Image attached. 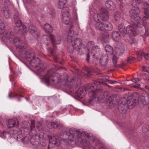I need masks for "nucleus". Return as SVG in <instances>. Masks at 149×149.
<instances>
[{
    "label": "nucleus",
    "instance_id": "obj_1",
    "mask_svg": "<svg viewBox=\"0 0 149 149\" xmlns=\"http://www.w3.org/2000/svg\"><path fill=\"white\" fill-rule=\"evenodd\" d=\"M75 74L77 75L79 78L76 77H68L67 75L63 76L64 83L61 82L63 84H65L70 86V89L72 93L75 92L78 94L79 96H84L86 94L87 92L85 86H82L78 89H76L78 86L80 85L81 83L80 78L82 76L85 77H91L93 75L91 69L85 66L84 68V70L87 73H84L81 70L74 68Z\"/></svg>",
    "mask_w": 149,
    "mask_h": 149
},
{
    "label": "nucleus",
    "instance_id": "obj_2",
    "mask_svg": "<svg viewBox=\"0 0 149 149\" xmlns=\"http://www.w3.org/2000/svg\"><path fill=\"white\" fill-rule=\"evenodd\" d=\"M55 70L51 69L48 70L46 74L43 77V80L47 85L51 84L55 85L62 81L59 74L55 72Z\"/></svg>",
    "mask_w": 149,
    "mask_h": 149
},
{
    "label": "nucleus",
    "instance_id": "obj_3",
    "mask_svg": "<svg viewBox=\"0 0 149 149\" xmlns=\"http://www.w3.org/2000/svg\"><path fill=\"white\" fill-rule=\"evenodd\" d=\"M3 38H6L11 43H13L17 48L20 49H26V47L25 43L20 38H16L12 32H6L4 33Z\"/></svg>",
    "mask_w": 149,
    "mask_h": 149
},
{
    "label": "nucleus",
    "instance_id": "obj_4",
    "mask_svg": "<svg viewBox=\"0 0 149 149\" xmlns=\"http://www.w3.org/2000/svg\"><path fill=\"white\" fill-rule=\"evenodd\" d=\"M101 84V82L97 80L94 81L92 83L88 84L86 86H84L86 88V91L89 92L88 95L90 97V99L89 100L88 102L89 104L92 103L93 101L94 100L95 95H96V94L99 95L101 94L100 90L98 89L94 91V89L96 88L98 85Z\"/></svg>",
    "mask_w": 149,
    "mask_h": 149
},
{
    "label": "nucleus",
    "instance_id": "obj_5",
    "mask_svg": "<svg viewBox=\"0 0 149 149\" xmlns=\"http://www.w3.org/2000/svg\"><path fill=\"white\" fill-rule=\"evenodd\" d=\"M68 134V138L71 141L75 140L76 141L80 142L81 145L85 147L88 146L90 145V142L87 139L81 138V133L79 131L71 129Z\"/></svg>",
    "mask_w": 149,
    "mask_h": 149
},
{
    "label": "nucleus",
    "instance_id": "obj_6",
    "mask_svg": "<svg viewBox=\"0 0 149 149\" xmlns=\"http://www.w3.org/2000/svg\"><path fill=\"white\" fill-rule=\"evenodd\" d=\"M101 94L98 95L96 94V95L94 96V100L97 99L95 100L96 102H100L101 101H109V102H112L113 101L111 95L109 94V93L108 91H106L104 93H102L101 91Z\"/></svg>",
    "mask_w": 149,
    "mask_h": 149
},
{
    "label": "nucleus",
    "instance_id": "obj_7",
    "mask_svg": "<svg viewBox=\"0 0 149 149\" xmlns=\"http://www.w3.org/2000/svg\"><path fill=\"white\" fill-rule=\"evenodd\" d=\"M141 12V10L138 7L135 8L134 9H131L129 11V15L132 21H135L138 22H140L139 21L141 17L139 15Z\"/></svg>",
    "mask_w": 149,
    "mask_h": 149
},
{
    "label": "nucleus",
    "instance_id": "obj_8",
    "mask_svg": "<svg viewBox=\"0 0 149 149\" xmlns=\"http://www.w3.org/2000/svg\"><path fill=\"white\" fill-rule=\"evenodd\" d=\"M62 21L65 24H68L71 22V19L70 14L68 8L62 9L61 12Z\"/></svg>",
    "mask_w": 149,
    "mask_h": 149
},
{
    "label": "nucleus",
    "instance_id": "obj_9",
    "mask_svg": "<svg viewBox=\"0 0 149 149\" xmlns=\"http://www.w3.org/2000/svg\"><path fill=\"white\" fill-rule=\"evenodd\" d=\"M70 43V44L74 47L76 50L80 54H81L80 50L82 44V41L81 39L80 38H77L76 39H73L72 40L71 42H69Z\"/></svg>",
    "mask_w": 149,
    "mask_h": 149
},
{
    "label": "nucleus",
    "instance_id": "obj_10",
    "mask_svg": "<svg viewBox=\"0 0 149 149\" xmlns=\"http://www.w3.org/2000/svg\"><path fill=\"white\" fill-rule=\"evenodd\" d=\"M138 25L137 24H134L127 26L125 28V35L127 33L133 35L135 36L137 34Z\"/></svg>",
    "mask_w": 149,
    "mask_h": 149
},
{
    "label": "nucleus",
    "instance_id": "obj_11",
    "mask_svg": "<svg viewBox=\"0 0 149 149\" xmlns=\"http://www.w3.org/2000/svg\"><path fill=\"white\" fill-rule=\"evenodd\" d=\"M142 8L144 9V15L143 17V25H144V20L149 19V3L143 2L142 5Z\"/></svg>",
    "mask_w": 149,
    "mask_h": 149
},
{
    "label": "nucleus",
    "instance_id": "obj_12",
    "mask_svg": "<svg viewBox=\"0 0 149 149\" xmlns=\"http://www.w3.org/2000/svg\"><path fill=\"white\" fill-rule=\"evenodd\" d=\"M109 58L107 54H103L101 56L100 61V63L102 67L105 68L109 61Z\"/></svg>",
    "mask_w": 149,
    "mask_h": 149
},
{
    "label": "nucleus",
    "instance_id": "obj_13",
    "mask_svg": "<svg viewBox=\"0 0 149 149\" xmlns=\"http://www.w3.org/2000/svg\"><path fill=\"white\" fill-rule=\"evenodd\" d=\"M47 127L50 129L52 128H57L58 129L62 130L63 128L62 125L58 124L56 122L54 121H51L49 122L47 125Z\"/></svg>",
    "mask_w": 149,
    "mask_h": 149
},
{
    "label": "nucleus",
    "instance_id": "obj_14",
    "mask_svg": "<svg viewBox=\"0 0 149 149\" xmlns=\"http://www.w3.org/2000/svg\"><path fill=\"white\" fill-rule=\"evenodd\" d=\"M139 101L143 105H148L149 104V94L146 93L141 96Z\"/></svg>",
    "mask_w": 149,
    "mask_h": 149
},
{
    "label": "nucleus",
    "instance_id": "obj_15",
    "mask_svg": "<svg viewBox=\"0 0 149 149\" xmlns=\"http://www.w3.org/2000/svg\"><path fill=\"white\" fill-rule=\"evenodd\" d=\"M31 60L30 62V64L33 67L36 68L37 67H40L41 61L38 58H31Z\"/></svg>",
    "mask_w": 149,
    "mask_h": 149
},
{
    "label": "nucleus",
    "instance_id": "obj_16",
    "mask_svg": "<svg viewBox=\"0 0 149 149\" xmlns=\"http://www.w3.org/2000/svg\"><path fill=\"white\" fill-rule=\"evenodd\" d=\"M100 11L102 16V18L101 19L102 21H108L109 19V17L107 10L105 8H102L100 9Z\"/></svg>",
    "mask_w": 149,
    "mask_h": 149
},
{
    "label": "nucleus",
    "instance_id": "obj_17",
    "mask_svg": "<svg viewBox=\"0 0 149 149\" xmlns=\"http://www.w3.org/2000/svg\"><path fill=\"white\" fill-rule=\"evenodd\" d=\"M60 140H61L58 137L54 136H51L49 139L50 144H52L54 146H58L60 144Z\"/></svg>",
    "mask_w": 149,
    "mask_h": 149
},
{
    "label": "nucleus",
    "instance_id": "obj_18",
    "mask_svg": "<svg viewBox=\"0 0 149 149\" xmlns=\"http://www.w3.org/2000/svg\"><path fill=\"white\" fill-rule=\"evenodd\" d=\"M50 38L54 47H55V45L59 44L61 43V40L60 36L55 37L54 35L51 34Z\"/></svg>",
    "mask_w": 149,
    "mask_h": 149
},
{
    "label": "nucleus",
    "instance_id": "obj_19",
    "mask_svg": "<svg viewBox=\"0 0 149 149\" xmlns=\"http://www.w3.org/2000/svg\"><path fill=\"white\" fill-rule=\"evenodd\" d=\"M28 29L29 33L32 35L33 37H36L38 36V32L36 29L32 25L29 26Z\"/></svg>",
    "mask_w": 149,
    "mask_h": 149
},
{
    "label": "nucleus",
    "instance_id": "obj_20",
    "mask_svg": "<svg viewBox=\"0 0 149 149\" xmlns=\"http://www.w3.org/2000/svg\"><path fill=\"white\" fill-rule=\"evenodd\" d=\"M136 99L134 97H132L131 99L127 100V107L128 106V107L131 109L134 107L136 104Z\"/></svg>",
    "mask_w": 149,
    "mask_h": 149
},
{
    "label": "nucleus",
    "instance_id": "obj_21",
    "mask_svg": "<svg viewBox=\"0 0 149 149\" xmlns=\"http://www.w3.org/2000/svg\"><path fill=\"white\" fill-rule=\"evenodd\" d=\"M137 55L139 61L141 59L143 56H144L146 60H149V53L145 54L143 51L140 50L137 53Z\"/></svg>",
    "mask_w": 149,
    "mask_h": 149
},
{
    "label": "nucleus",
    "instance_id": "obj_22",
    "mask_svg": "<svg viewBox=\"0 0 149 149\" xmlns=\"http://www.w3.org/2000/svg\"><path fill=\"white\" fill-rule=\"evenodd\" d=\"M104 21H102V22H96L95 25V27L96 29L100 31H104Z\"/></svg>",
    "mask_w": 149,
    "mask_h": 149
},
{
    "label": "nucleus",
    "instance_id": "obj_23",
    "mask_svg": "<svg viewBox=\"0 0 149 149\" xmlns=\"http://www.w3.org/2000/svg\"><path fill=\"white\" fill-rule=\"evenodd\" d=\"M127 109V105L125 103H122L120 104L118 107V110L120 113H126Z\"/></svg>",
    "mask_w": 149,
    "mask_h": 149
},
{
    "label": "nucleus",
    "instance_id": "obj_24",
    "mask_svg": "<svg viewBox=\"0 0 149 149\" xmlns=\"http://www.w3.org/2000/svg\"><path fill=\"white\" fill-rule=\"evenodd\" d=\"M105 6L108 9L111 10H114L116 8L113 2L111 0L107 1L106 2Z\"/></svg>",
    "mask_w": 149,
    "mask_h": 149
},
{
    "label": "nucleus",
    "instance_id": "obj_25",
    "mask_svg": "<svg viewBox=\"0 0 149 149\" xmlns=\"http://www.w3.org/2000/svg\"><path fill=\"white\" fill-rule=\"evenodd\" d=\"M112 38L116 41H119L121 38L120 33L117 31H114L112 34Z\"/></svg>",
    "mask_w": 149,
    "mask_h": 149
},
{
    "label": "nucleus",
    "instance_id": "obj_26",
    "mask_svg": "<svg viewBox=\"0 0 149 149\" xmlns=\"http://www.w3.org/2000/svg\"><path fill=\"white\" fill-rule=\"evenodd\" d=\"M104 31H110L112 29V25L109 22L107 21H104Z\"/></svg>",
    "mask_w": 149,
    "mask_h": 149
},
{
    "label": "nucleus",
    "instance_id": "obj_27",
    "mask_svg": "<svg viewBox=\"0 0 149 149\" xmlns=\"http://www.w3.org/2000/svg\"><path fill=\"white\" fill-rule=\"evenodd\" d=\"M145 20H144V22L145 24H144V25H143V19L142 21H141V19H140V20L139 21L140 22L138 23L137 22H136V23H135V24H137L138 25V28L139 26H140V25H139V24H141V23L142 24H141V27H144V29H145V36H148L149 35V31H148V30L147 29H146V26H145L146 22L145 21Z\"/></svg>",
    "mask_w": 149,
    "mask_h": 149
},
{
    "label": "nucleus",
    "instance_id": "obj_28",
    "mask_svg": "<svg viewBox=\"0 0 149 149\" xmlns=\"http://www.w3.org/2000/svg\"><path fill=\"white\" fill-rule=\"evenodd\" d=\"M0 9L2 13L6 17L9 16V11L7 10L8 7L7 6H2L0 7Z\"/></svg>",
    "mask_w": 149,
    "mask_h": 149
},
{
    "label": "nucleus",
    "instance_id": "obj_29",
    "mask_svg": "<svg viewBox=\"0 0 149 149\" xmlns=\"http://www.w3.org/2000/svg\"><path fill=\"white\" fill-rule=\"evenodd\" d=\"M75 32L74 31L70 30L67 37V40L68 42H71L72 40L74 38Z\"/></svg>",
    "mask_w": 149,
    "mask_h": 149
},
{
    "label": "nucleus",
    "instance_id": "obj_30",
    "mask_svg": "<svg viewBox=\"0 0 149 149\" xmlns=\"http://www.w3.org/2000/svg\"><path fill=\"white\" fill-rule=\"evenodd\" d=\"M26 57L28 58H32L35 57L34 53L32 51L27 50L25 52Z\"/></svg>",
    "mask_w": 149,
    "mask_h": 149
},
{
    "label": "nucleus",
    "instance_id": "obj_31",
    "mask_svg": "<svg viewBox=\"0 0 149 149\" xmlns=\"http://www.w3.org/2000/svg\"><path fill=\"white\" fill-rule=\"evenodd\" d=\"M43 28L46 32L51 33L53 31V29L51 26L48 24H46L44 25Z\"/></svg>",
    "mask_w": 149,
    "mask_h": 149
},
{
    "label": "nucleus",
    "instance_id": "obj_32",
    "mask_svg": "<svg viewBox=\"0 0 149 149\" xmlns=\"http://www.w3.org/2000/svg\"><path fill=\"white\" fill-rule=\"evenodd\" d=\"M117 52L119 54H122L124 52V47L122 44H120L118 45Z\"/></svg>",
    "mask_w": 149,
    "mask_h": 149
},
{
    "label": "nucleus",
    "instance_id": "obj_33",
    "mask_svg": "<svg viewBox=\"0 0 149 149\" xmlns=\"http://www.w3.org/2000/svg\"><path fill=\"white\" fill-rule=\"evenodd\" d=\"M1 25H0V35L2 34L3 33L2 36V38L3 39H8L6 38H3V35L4 33H5L6 32H8V31H5L4 32V29L5 28V25L3 23V22L2 21H1ZM8 32H10V31H8Z\"/></svg>",
    "mask_w": 149,
    "mask_h": 149
},
{
    "label": "nucleus",
    "instance_id": "obj_34",
    "mask_svg": "<svg viewBox=\"0 0 149 149\" xmlns=\"http://www.w3.org/2000/svg\"><path fill=\"white\" fill-rule=\"evenodd\" d=\"M91 52L93 54L94 53H100V49L99 46L97 45H95L91 49Z\"/></svg>",
    "mask_w": 149,
    "mask_h": 149
},
{
    "label": "nucleus",
    "instance_id": "obj_35",
    "mask_svg": "<svg viewBox=\"0 0 149 149\" xmlns=\"http://www.w3.org/2000/svg\"><path fill=\"white\" fill-rule=\"evenodd\" d=\"M15 121L13 120L10 119L8 120L7 126L9 128H11L13 127L15 125Z\"/></svg>",
    "mask_w": 149,
    "mask_h": 149
},
{
    "label": "nucleus",
    "instance_id": "obj_36",
    "mask_svg": "<svg viewBox=\"0 0 149 149\" xmlns=\"http://www.w3.org/2000/svg\"><path fill=\"white\" fill-rule=\"evenodd\" d=\"M105 50L107 54V52L108 53V54H112L113 53V48L111 46L109 45H107L105 46Z\"/></svg>",
    "mask_w": 149,
    "mask_h": 149
},
{
    "label": "nucleus",
    "instance_id": "obj_37",
    "mask_svg": "<svg viewBox=\"0 0 149 149\" xmlns=\"http://www.w3.org/2000/svg\"><path fill=\"white\" fill-rule=\"evenodd\" d=\"M118 28L120 32L124 35H125V29L123 26V24H120L118 25Z\"/></svg>",
    "mask_w": 149,
    "mask_h": 149
},
{
    "label": "nucleus",
    "instance_id": "obj_38",
    "mask_svg": "<svg viewBox=\"0 0 149 149\" xmlns=\"http://www.w3.org/2000/svg\"><path fill=\"white\" fill-rule=\"evenodd\" d=\"M67 0H59L58 8L60 9H63L64 5L65 4Z\"/></svg>",
    "mask_w": 149,
    "mask_h": 149
},
{
    "label": "nucleus",
    "instance_id": "obj_39",
    "mask_svg": "<svg viewBox=\"0 0 149 149\" xmlns=\"http://www.w3.org/2000/svg\"><path fill=\"white\" fill-rule=\"evenodd\" d=\"M109 37V35L106 33L105 34H103L102 35L101 37V40L102 41L105 42L108 41Z\"/></svg>",
    "mask_w": 149,
    "mask_h": 149
},
{
    "label": "nucleus",
    "instance_id": "obj_40",
    "mask_svg": "<svg viewBox=\"0 0 149 149\" xmlns=\"http://www.w3.org/2000/svg\"><path fill=\"white\" fill-rule=\"evenodd\" d=\"M28 139L27 137H23L22 134H19L17 136V140L20 142L24 143L25 142V139Z\"/></svg>",
    "mask_w": 149,
    "mask_h": 149
},
{
    "label": "nucleus",
    "instance_id": "obj_41",
    "mask_svg": "<svg viewBox=\"0 0 149 149\" xmlns=\"http://www.w3.org/2000/svg\"><path fill=\"white\" fill-rule=\"evenodd\" d=\"M120 13L118 11H116L114 13V17L116 21L118 22L120 19Z\"/></svg>",
    "mask_w": 149,
    "mask_h": 149
},
{
    "label": "nucleus",
    "instance_id": "obj_42",
    "mask_svg": "<svg viewBox=\"0 0 149 149\" xmlns=\"http://www.w3.org/2000/svg\"><path fill=\"white\" fill-rule=\"evenodd\" d=\"M71 129H72V130H74V129H72V128H71L69 130V132H66L65 131L64 132V133H63V134L64 135H65L66 136H67V138H66V139H62L61 140L62 141H63L64 142V143H67L68 141V140H69L70 141H71L69 138H68V133H69L70 132V130Z\"/></svg>",
    "mask_w": 149,
    "mask_h": 149
},
{
    "label": "nucleus",
    "instance_id": "obj_43",
    "mask_svg": "<svg viewBox=\"0 0 149 149\" xmlns=\"http://www.w3.org/2000/svg\"><path fill=\"white\" fill-rule=\"evenodd\" d=\"M117 58L115 55H113L112 57V60L113 63V66L116 68H117L120 67L119 65H116L117 63Z\"/></svg>",
    "mask_w": 149,
    "mask_h": 149
},
{
    "label": "nucleus",
    "instance_id": "obj_44",
    "mask_svg": "<svg viewBox=\"0 0 149 149\" xmlns=\"http://www.w3.org/2000/svg\"><path fill=\"white\" fill-rule=\"evenodd\" d=\"M95 45V43L93 41H88L87 43V47L88 50L91 49Z\"/></svg>",
    "mask_w": 149,
    "mask_h": 149
},
{
    "label": "nucleus",
    "instance_id": "obj_45",
    "mask_svg": "<svg viewBox=\"0 0 149 149\" xmlns=\"http://www.w3.org/2000/svg\"><path fill=\"white\" fill-rule=\"evenodd\" d=\"M102 18V16H100V15L97 14H95L94 15V19L95 22H101V20H102L101 19Z\"/></svg>",
    "mask_w": 149,
    "mask_h": 149
},
{
    "label": "nucleus",
    "instance_id": "obj_46",
    "mask_svg": "<svg viewBox=\"0 0 149 149\" xmlns=\"http://www.w3.org/2000/svg\"><path fill=\"white\" fill-rule=\"evenodd\" d=\"M51 39L50 35V36L46 35H44L42 36V40L44 43H47V42L50 39Z\"/></svg>",
    "mask_w": 149,
    "mask_h": 149
},
{
    "label": "nucleus",
    "instance_id": "obj_47",
    "mask_svg": "<svg viewBox=\"0 0 149 149\" xmlns=\"http://www.w3.org/2000/svg\"><path fill=\"white\" fill-rule=\"evenodd\" d=\"M14 21L16 27L18 28L21 26L22 23L19 19H16V20H15Z\"/></svg>",
    "mask_w": 149,
    "mask_h": 149
},
{
    "label": "nucleus",
    "instance_id": "obj_48",
    "mask_svg": "<svg viewBox=\"0 0 149 149\" xmlns=\"http://www.w3.org/2000/svg\"><path fill=\"white\" fill-rule=\"evenodd\" d=\"M148 128L149 126L148 125H143L142 128L143 132L145 133H147L149 130Z\"/></svg>",
    "mask_w": 149,
    "mask_h": 149
},
{
    "label": "nucleus",
    "instance_id": "obj_49",
    "mask_svg": "<svg viewBox=\"0 0 149 149\" xmlns=\"http://www.w3.org/2000/svg\"><path fill=\"white\" fill-rule=\"evenodd\" d=\"M92 56V57L95 59L96 60H97L100 56V53H94Z\"/></svg>",
    "mask_w": 149,
    "mask_h": 149
},
{
    "label": "nucleus",
    "instance_id": "obj_50",
    "mask_svg": "<svg viewBox=\"0 0 149 149\" xmlns=\"http://www.w3.org/2000/svg\"><path fill=\"white\" fill-rule=\"evenodd\" d=\"M35 138V141H38V140L40 139V136L37 134H36L34 136H33L32 138L31 139V141H32V140Z\"/></svg>",
    "mask_w": 149,
    "mask_h": 149
},
{
    "label": "nucleus",
    "instance_id": "obj_51",
    "mask_svg": "<svg viewBox=\"0 0 149 149\" xmlns=\"http://www.w3.org/2000/svg\"><path fill=\"white\" fill-rule=\"evenodd\" d=\"M37 127L39 130H43L44 127L42 123L40 122H39L38 123Z\"/></svg>",
    "mask_w": 149,
    "mask_h": 149
},
{
    "label": "nucleus",
    "instance_id": "obj_52",
    "mask_svg": "<svg viewBox=\"0 0 149 149\" xmlns=\"http://www.w3.org/2000/svg\"><path fill=\"white\" fill-rule=\"evenodd\" d=\"M35 121L33 120L31 121V125L30 127L31 131H32L34 130V128L35 127Z\"/></svg>",
    "mask_w": 149,
    "mask_h": 149
},
{
    "label": "nucleus",
    "instance_id": "obj_53",
    "mask_svg": "<svg viewBox=\"0 0 149 149\" xmlns=\"http://www.w3.org/2000/svg\"><path fill=\"white\" fill-rule=\"evenodd\" d=\"M131 4L132 6L135 8L137 7L136 6V5L138 4L136 0H132L131 2Z\"/></svg>",
    "mask_w": 149,
    "mask_h": 149
},
{
    "label": "nucleus",
    "instance_id": "obj_54",
    "mask_svg": "<svg viewBox=\"0 0 149 149\" xmlns=\"http://www.w3.org/2000/svg\"><path fill=\"white\" fill-rule=\"evenodd\" d=\"M54 61L56 62L59 63L61 64H63V62H61L60 61V59L58 58L56 56H54Z\"/></svg>",
    "mask_w": 149,
    "mask_h": 149
},
{
    "label": "nucleus",
    "instance_id": "obj_55",
    "mask_svg": "<svg viewBox=\"0 0 149 149\" xmlns=\"http://www.w3.org/2000/svg\"><path fill=\"white\" fill-rule=\"evenodd\" d=\"M135 58L133 57H130L127 60L128 63H130L132 61L134 60Z\"/></svg>",
    "mask_w": 149,
    "mask_h": 149
},
{
    "label": "nucleus",
    "instance_id": "obj_56",
    "mask_svg": "<svg viewBox=\"0 0 149 149\" xmlns=\"http://www.w3.org/2000/svg\"><path fill=\"white\" fill-rule=\"evenodd\" d=\"M49 56H54L55 54V53L54 51L50 50L49 51Z\"/></svg>",
    "mask_w": 149,
    "mask_h": 149
},
{
    "label": "nucleus",
    "instance_id": "obj_57",
    "mask_svg": "<svg viewBox=\"0 0 149 149\" xmlns=\"http://www.w3.org/2000/svg\"><path fill=\"white\" fill-rule=\"evenodd\" d=\"M75 49H74V47L72 46L70 47H69L68 49V51L70 52L71 53H72L74 51Z\"/></svg>",
    "mask_w": 149,
    "mask_h": 149
},
{
    "label": "nucleus",
    "instance_id": "obj_58",
    "mask_svg": "<svg viewBox=\"0 0 149 149\" xmlns=\"http://www.w3.org/2000/svg\"><path fill=\"white\" fill-rule=\"evenodd\" d=\"M140 79L139 78H135L132 80V81L135 83H136L138 81H139Z\"/></svg>",
    "mask_w": 149,
    "mask_h": 149
},
{
    "label": "nucleus",
    "instance_id": "obj_59",
    "mask_svg": "<svg viewBox=\"0 0 149 149\" xmlns=\"http://www.w3.org/2000/svg\"><path fill=\"white\" fill-rule=\"evenodd\" d=\"M18 14H15L14 15V19L16 20V19H19V18L18 17Z\"/></svg>",
    "mask_w": 149,
    "mask_h": 149
},
{
    "label": "nucleus",
    "instance_id": "obj_60",
    "mask_svg": "<svg viewBox=\"0 0 149 149\" xmlns=\"http://www.w3.org/2000/svg\"><path fill=\"white\" fill-rule=\"evenodd\" d=\"M90 59V55L89 54H88L87 55L86 58V60L88 62H89Z\"/></svg>",
    "mask_w": 149,
    "mask_h": 149
},
{
    "label": "nucleus",
    "instance_id": "obj_61",
    "mask_svg": "<svg viewBox=\"0 0 149 149\" xmlns=\"http://www.w3.org/2000/svg\"><path fill=\"white\" fill-rule=\"evenodd\" d=\"M137 3L138 4H140L141 3H143V0H136Z\"/></svg>",
    "mask_w": 149,
    "mask_h": 149
},
{
    "label": "nucleus",
    "instance_id": "obj_62",
    "mask_svg": "<svg viewBox=\"0 0 149 149\" xmlns=\"http://www.w3.org/2000/svg\"><path fill=\"white\" fill-rule=\"evenodd\" d=\"M24 34L28 32L26 28H24L23 29L22 31Z\"/></svg>",
    "mask_w": 149,
    "mask_h": 149
},
{
    "label": "nucleus",
    "instance_id": "obj_63",
    "mask_svg": "<svg viewBox=\"0 0 149 149\" xmlns=\"http://www.w3.org/2000/svg\"><path fill=\"white\" fill-rule=\"evenodd\" d=\"M124 7L123 6V5H122V4H121L119 6V8L122 11H123L124 9Z\"/></svg>",
    "mask_w": 149,
    "mask_h": 149
},
{
    "label": "nucleus",
    "instance_id": "obj_64",
    "mask_svg": "<svg viewBox=\"0 0 149 149\" xmlns=\"http://www.w3.org/2000/svg\"><path fill=\"white\" fill-rule=\"evenodd\" d=\"M26 2L28 3H30L34 1V0H25Z\"/></svg>",
    "mask_w": 149,
    "mask_h": 149
}]
</instances>
